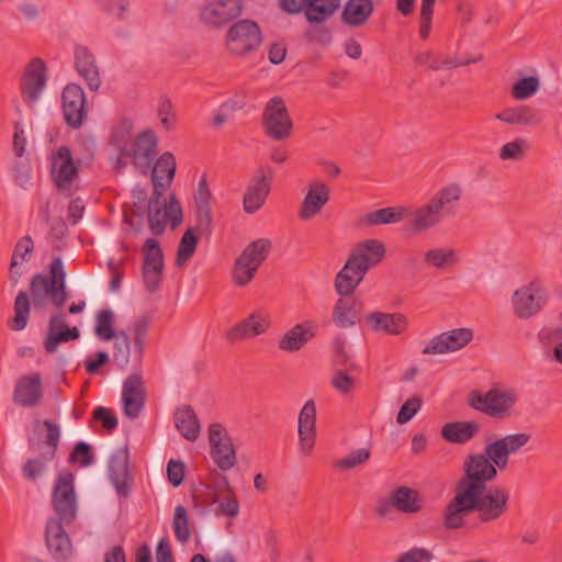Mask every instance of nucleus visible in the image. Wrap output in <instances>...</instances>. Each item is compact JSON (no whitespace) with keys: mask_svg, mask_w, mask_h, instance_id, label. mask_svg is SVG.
Masks as SVG:
<instances>
[{"mask_svg":"<svg viewBox=\"0 0 562 562\" xmlns=\"http://www.w3.org/2000/svg\"><path fill=\"white\" fill-rule=\"evenodd\" d=\"M509 508V491L491 485L460 496H452L442 509V525L457 530L467 526L472 513H477L482 524H490L503 517Z\"/></svg>","mask_w":562,"mask_h":562,"instance_id":"obj_1","label":"nucleus"},{"mask_svg":"<svg viewBox=\"0 0 562 562\" xmlns=\"http://www.w3.org/2000/svg\"><path fill=\"white\" fill-rule=\"evenodd\" d=\"M463 190L459 183L440 188L426 203L408 211V228L423 234L438 226L446 217L454 216Z\"/></svg>","mask_w":562,"mask_h":562,"instance_id":"obj_2","label":"nucleus"},{"mask_svg":"<svg viewBox=\"0 0 562 562\" xmlns=\"http://www.w3.org/2000/svg\"><path fill=\"white\" fill-rule=\"evenodd\" d=\"M385 256V247L378 239H367L357 244L342 269L335 279V290L340 296L355 292L371 267L376 266Z\"/></svg>","mask_w":562,"mask_h":562,"instance_id":"obj_3","label":"nucleus"},{"mask_svg":"<svg viewBox=\"0 0 562 562\" xmlns=\"http://www.w3.org/2000/svg\"><path fill=\"white\" fill-rule=\"evenodd\" d=\"M495 458L488 451L487 445L483 453L467 456L462 463V475L454 486L453 496L487 487V483L493 482L498 475L499 468L495 463Z\"/></svg>","mask_w":562,"mask_h":562,"instance_id":"obj_4","label":"nucleus"},{"mask_svg":"<svg viewBox=\"0 0 562 562\" xmlns=\"http://www.w3.org/2000/svg\"><path fill=\"white\" fill-rule=\"evenodd\" d=\"M30 292L35 307H44L49 300L58 308L65 304L68 294L61 258L56 257L52 260L48 276L42 273L33 276Z\"/></svg>","mask_w":562,"mask_h":562,"instance_id":"obj_5","label":"nucleus"},{"mask_svg":"<svg viewBox=\"0 0 562 562\" xmlns=\"http://www.w3.org/2000/svg\"><path fill=\"white\" fill-rule=\"evenodd\" d=\"M41 424L46 427V439L44 441H40L34 438H29L27 440L30 449L37 451L38 457L27 459L22 465L23 477L29 482H35L45 474L48 462L53 461L56 457L60 439V429L58 425L48 419L43 422L36 420L34 424L35 428Z\"/></svg>","mask_w":562,"mask_h":562,"instance_id":"obj_6","label":"nucleus"},{"mask_svg":"<svg viewBox=\"0 0 562 562\" xmlns=\"http://www.w3.org/2000/svg\"><path fill=\"white\" fill-rule=\"evenodd\" d=\"M518 402L514 389L492 387L486 393L474 390L469 394L468 405L492 418H508Z\"/></svg>","mask_w":562,"mask_h":562,"instance_id":"obj_7","label":"nucleus"},{"mask_svg":"<svg viewBox=\"0 0 562 562\" xmlns=\"http://www.w3.org/2000/svg\"><path fill=\"white\" fill-rule=\"evenodd\" d=\"M271 249L272 241L270 239L259 238L251 241L236 259L233 270L235 284L238 286L247 285L254 279Z\"/></svg>","mask_w":562,"mask_h":562,"instance_id":"obj_8","label":"nucleus"},{"mask_svg":"<svg viewBox=\"0 0 562 562\" xmlns=\"http://www.w3.org/2000/svg\"><path fill=\"white\" fill-rule=\"evenodd\" d=\"M261 43L262 32L254 20H239L232 24L226 33L225 44L232 55H246L256 50Z\"/></svg>","mask_w":562,"mask_h":562,"instance_id":"obj_9","label":"nucleus"},{"mask_svg":"<svg viewBox=\"0 0 562 562\" xmlns=\"http://www.w3.org/2000/svg\"><path fill=\"white\" fill-rule=\"evenodd\" d=\"M262 128L273 140H285L293 132V122L281 97L269 100L262 112Z\"/></svg>","mask_w":562,"mask_h":562,"instance_id":"obj_10","label":"nucleus"},{"mask_svg":"<svg viewBox=\"0 0 562 562\" xmlns=\"http://www.w3.org/2000/svg\"><path fill=\"white\" fill-rule=\"evenodd\" d=\"M75 477L70 472L58 475L52 495V504L57 518L66 525L71 524L77 515V497L74 486Z\"/></svg>","mask_w":562,"mask_h":562,"instance_id":"obj_11","label":"nucleus"},{"mask_svg":"<svg viewBox=\"0 0 562 562\" xmlns=\"http://www.w3.org/2000/svg\"><path fill=\"white\" fill-rule=\"evenodd\" d=\"M47 83V67L42 58L35 57L29 61L21 76L20 93L23 102L33 109L40 100Z\"/></svg>","mask_w":562,"mask_h":562,"instance_id":"obj_12","label":"nucleus"},{"mask_svg":"<svg viewBox=\"0 0 562 562\" xmlns=\"http://www.w3.org/2000/svg\"><path fill=\"white\" fill-rule=\"evenodd\" d=\"M273 180V169L270 166L258 167L243 200L244 211L248 214L256 213L266 202Z\"/></svg>","mask_w":562,"mask_h":562,"instance_id":"obj_13","label":"nucleus"},{"mask_svg":"<svg viewBox=\"0 0 562 562\" xmlns=\"http://www.w3.org/2000/svg\"><path fill=\"white\" fill-rule=\"evenodd\" d=\"M143 254L144 285L148 292L153 293L159 289L164 271V254L158 240L147 238L143 246Z\"/></svg>","mask_w":562,"mask_h":562,"instance_id":"obj_14","label":"nucleus"},{"mask_svg":"<svg viewBox=\"0 0 562 562\" xmlns=\"http://www.w3.org/2000/svg\"><path fill=\"white\" fill-rule=\"evenodd\" d=\"M211 457L223 471L232 469L236 463L234 443L222 424L214 423L209 427Z\"/></svg>","mask_w":562,"mask_h":562,"instance_id":"obj_15","label":"nucleus"},{"mask_svg":"<svg viewBox=\"0 0 562 562\" xmlns=\"http://www.w3.org/2000/svg\"><path fill=\"white\" fill-rule=\"evenodd\" d=\"M543 290L537 281H531L516 290L513 295V307L517 317L527 319L536 315L546 304Z\"/></svg>","mask_w":562,"mask_h":562,"instance_id":"obj_16","label":"nucleus"},{"mask_svg":"<svg viewBox=\"0 0 562 562\" xmlns=\"http://www.w3.org/2000/svg\"><path fill=\"white\" fill-rule=\"evenodd\" d=\"M63 113L65 122L71 128H79L87 117V102L82 88L70 83L61 93Z\"/></svg>","mask_w":562,"mask_h":562,"instance_id":"obj_17","label":"nucleus"},{"mask_svg":"<svg viewBox=\"0 0 562 562\" xmlns=\"http://www.w3.org/2000/svg\"><path fill=\"white\" fill-rule=\"evenodd\" d=\"M128 446L125 445L114 451L109 460V477L122 497H127L132 490L133 476L130 473Z\"/></svg>","mask_w":562,"mask_h":562,"instance_id":"obj_18","label":"nucleus"},{"mask_svg":"<svg viewBox=\"0 0 562 562\" xmlns=\"http://www.w3.org/2000/svg\"><path fill=\"white\" fill-rule=\"evenodd\" d=\"M473 339V330L470 328H457L443 331L430 339L423 349V355H442L454 352L464 348Z\"/></svg>","mask_w":562,"mask_h":562,"instance_id":"obj_19","label":"nucleus"},{"mask_svg":"<svg viewBox=\"0 0 562 562\" xmlns=\"http://www.w3.org/2000/svg\"><path fill=\"white\" fill-rule=\"evenodd\" d=\"M530 440L531 434L515 432L498 438L487 443V446L492 456L496 457L494 459L495 463L501 471H504L508 467L509 457L520 452L530 442Z\"/></svg>","mask_w":562,"mask_h":562,"instance_id":"obj_20","label":"nucleus"},{"mask_svg":"<svg viewBox=\"0 0 562 562\" xmlns=\"http://www.w3.org/2000/svg\"><path fill=\"white\" fill-rule=\"evenodd\" d=\"M243 8V0H214L202 8L200 18L206 25L218 27L238 18Z\"/></svg>","mask_w":562,"mask_h":562,"instance_id":"obj_21","label":"nucleus"},{"mask_svg":"<svg viewBox=\"0 0 562 562\" xmlns=\"http://www.w3.org/2000/svg\"><path fill=\"white\" fill-rule=\"evenodd\" d=\"M270 325V316L267 313L255 311L227 330L225 337L231 342L254 338L268 331Z\"/></svg>","mask_w":562,"mask_h":562,"instance_id":"obj_22","label":"nucleus"},{"mask_svg":"<svg viewBox=\"0 0 562 562\" xmlns=\"http://www.w3.org/2000/svg\"><path fill=\"white\" fill-rule=\"evenodd\" d=\"M330 199L329 187L321 180L310 183L307 192L301 202L299 217L302 221H311L318 215Z\"/></svg>","mask_w":562,"mask_h":562,"instance_id":"obj_23","label":"nucleus"},{"mask_svg":"<svg viewBox=\"0 0 562 562\" xmlns=\"http://www.w3.org/2000/svg\"><path fill=\"white\" fill-rule=\"evenodd\" d=\"M157 137L151 131H143L131 144L127 155H132L133 164L146 175L156 155Z\"/></svg>","mask_w":562,"mask_h":562,"instance_id":"obj_24","label":"nucleus"},{"mask_svg":"<svg viewBox=\"0 0 562 562\" xmlns=\"http://www.w3.org/2000/svg\"><path fill=\"white\" fill-rule=\"evenodd\" d=\"M64 525H66L64 521L55 518L48 519L46 524V547L53 558L58 561L67 560L72 553V544Z\"/></svg>","mask_w":562,"mask_h":562,"instance_id":"obj_25","label":"nucleus"},{"mask_svg":"<svg viewBox=\"0 0 562 562\" xmlns=\"http://www.w3.org/2000/svg\"><path fill=\"white\" fill-rule=\"evenodd\" d=\"M316 441V405L308 400L299 415V445L304 456H311Z\"/></svg>","mask_w":562,"mask_h":562,"instance_id":"obj_26","label":"nucleus"},{"mask_svg":"<svg viewBox=\"0 0 562 562\" xmlns=\"http://www.w3.org/2000/svg\"><path fill=\"white\" fill-rule=\"evenodd\" d=\"M122 400L124 414L130 418L139 415L145 405L146 389L139 374H131L123 383Z\"/></svg>","mask_w":562,"mask_h":562,"instance_id":"obj_27","label":"nucleus"},{"mask_svg":"<svg viewBox=\"0 0 562 562\" xmlns=\"http://www.w3.org/2000/svg\"><path fill=\"white\" fill-rule=\"evenodd\" d=\"M52 171L55 184L60 191L67 190L78 175V168L67 146H61L57 149L53 157Z\"/></svg>","mask_w":562,"mask_h":562,"instance_id":"obj_28","label":"nucleus"},{"mask_svg":"<svg viewBox=\"0 0 562 562\" xmlns=\"http://www.w3.org/2000/svg\"><path fill=\"white\" fill-rule=\"evenodd\" d=\"M79 336L80 331L77 327H67L64 313L55 314L48 322L44 349L47 353H54L60 344L76 340Z\"/></svg>","mask_w":562,"mask_h":562,"instance_id":"obj_29","label":"nucleus"},{"mask_svg":"<svg viewBox=\"0 0 562 562\" xmlns=\"http://www.w3.org/2000/svg\"><path fill=\"white\" fill-rule=\"evenodd\" d=\"M366 324L374 333H384L391 336L403 334L408 326L407 317L401 313L372 312L364 317Z\"/></svg>","mask_w":562,"mask_h":562,"instance_id":"obj_30","label":"nucleus"},{"mask_svg":"<svg viewBox=\"0 0 562 562\" xmlns=\"http://www.w3.org/2000/svg\"><path fill=\"white\" fill-rule=\"evenodd\" d=\"M363 302L350 295L342 296L334 305L333 322L339 328H349L361 321Z\"/></svg>","mask_w":562,"mask_h":562,"instance_id":"obj_31","label":"nucleus"},{"mask_svg":"<svg viewBox=\"0 0 562 562\" xmlns=\"http://www.w3.org/2000/svg\"><path fill=\"white\" fill-rule=\"evenodd\" d=\"M42 395L41 375L32 373L23 375L18 380L13 401L23 407H32L38 404Z\"/></svg>","mask_w":562,"mask_h":562,"instance_id":"obj_32","label":"nucleus"},{"mask_svg":"<svg viewBox=\"0 0 562 562\" xmlns=\"http://www.w3.org/2000/svg\"><path fill=\"white\" fill-rule=\"evenodd\" d=\"M483 59V55L473 58H459L457 55L449 56L436 52L420 53L415 57L418 65L426 66L431 70L454 69L460 66L479 63Z\"/></svg>","mask_w":562,"mask_h":562,"instance_id":"obj_33","label":"nucleus"},{"mask_svg":"<svg viewBox=\"0 0 562 562\" xmlns=\"http://www.w3.org/2000/svg\"><path fill=\"white\" fill-rule=\"evenodd\" d=\"M495 119L505 124L526 127H535L542 122L540 111L527 104L506 108L498 112Z\"/></svg>","mask_w":562,"mask_h":562,"instance_id":"obj_34","label":"nucleus"},{"mask_svg":"<svg viewBox=\"0 0 562 562\" xmlns=\"http://www.w3.org/2000/svg\"><path fill=\"white\" fill-rule=\"evenodd\" d=\"M481 429L476 420L451 422L441 427L440 435L449 443L463 445L475 438Z\"/></svg>","mask_w":562,"mask_h":562,"instance_id":"obj_35","label":"nucleus"},{"mask_svg":"<svg viewBox=\"0 0 562 562\" xmlns=\"http://www.w3.org/2000/svg\"><path fill=\"white\" fill-rule=\"evenodd\" d=\"M176 173V159L170 151L164 153L155 162L151 171L153 192L164 195Z\"/></svg>","mask_w":562,"mask_h":562,"instance_id":"obj_36","label":"nucleus"},{"mask_svg":"<svg viewBox=\"0 0 562 562\" xmlns=\"http://www.w3.org/2000/svg\"><path fill=\"white\" fill-rule=\"evenodd\" d=\"M373 11V0H347L340 19L347 26L361 27L367 24Z\"/></svg>","mask_w":562,"mask_h":562,"instance_id":"obj_37","label":"nucleus"},{"mask_svg":"<svg viewBox=\"0 0 562 562\" xmlns=\"http://www.w3.org/2000/svg\"><path fill=\"white\" fill-rule=\"evenodd\" d=\"M75 66L79 75L87 81L90 90L97 91L101 86L99 69L94 56L87 47L78 46L76 48Z\"/></svg>","mask_w":562,"mask_h":562,"instance_id":"obj_38","label":"nucleus"},{"mask_svg":"<svg viewBox=\"0 0 562 562\" xmlns=\"http://www.w3.org/2000/svg\"><path fill=\"white\" fill-rule=\"evenodd\" d=\"M314 336V325L311 322L297 324L281 337L279 348L288 352L297 351Z\"/></svg>","mask_w":562,"mask_h":562,"instance_id":"obj_39","label":"nucleus"},{"mask_svg":"<svg viewBox=\"0 0 562 562\" xmlns=\"http://www.w3.org/2000/svg\"><path fill=\"white\" fill-rule=\"evenodd\" d=\"M175 424L181 435L190 441H194L200 435V423L191 406H183L176 411Z\"/></svg>","mask_w":562,"mask_h":562,"instance_id":"obj_40","label":"nucleus"},{"mask_svg":"<svg viewBox=\"0 0 562 562\" xmlns=\"http://www.w3.org/2000/svg\"><path fill=\"white\" fill-rule=\"evenodd\" d=\"M340 8V0H307L305 19L311 24H322Z\"/></svg>","mask_w":562,"mask_h":562,"instance_id":"obj_41","label":"nucleus"},{"mask_svg":"<svg viewBox=\"0 0 562 562\" xmlns=\"http://www.w3.org/2000/svg\"><path fill=\"white\" fill-rule=\"evenodd\" d=\"M393 506L401 513L415 514L422 510L418 493L407 486H401L392 493Z\"/></svg>","mask_w":562,"mask_h":562,"instance_id":"obj_42","label":"nucleus"},{"mask_svg":"<svg viewBox=\"0 0 562 562\" xmlns=\"http://www.w3.org/2000/svg\"><path fill=\"white\" fill-rule=\"evenodd\" d=\"M162 196L164 195H157V193L153 192L145 211L149 228L154 235H161L166 228V216L165 213H162L166 209V204L161 202Z\"/></svg>","mask_w":562,"mask_h":562,"instance_id":"obj_43","label":"nucleus"},{"mask_svg":"<svg viewBox=\"0 0 562 562\" xmlns=\"http://www.w3.org/2000/svg\"><path fill=\"white\" fill-rule=\"evenodd\" d=\"M408 210L406 207H383L367 214L362 218V223L367 226L385 225L398 223L407 217Z\"/></svg>","mask_w":562,"mask_h":562,"instance_id":"obj_44","label":"nucleus"},{"mask_svg":"<svg viewBox=\"0 0 562 562\" xmlns=\"http://www.w3.org/2000/svg\"><path fill=\"white\" fill-rule=\"evenodd\" d=\"M132 121L127 119L122 120L113 127L110 137V144L113 145L117 149V151H123L124 155H127V150L132 144Z\"/></svg>","mask_w":562,"mask_h":562,"instance_id":"obj_45","label":"nucleus"},{"mask_svg":"<svg viewBox=\"0 0 562 562\" xmlns=\"http://www.w3.org/2000/svg\"><path fill=\"white\" fill-rule=\"evenodd\" d=\"M30 315V301L24 291H20L14 302V317L9 322V327L14 331L24 329Z\"/></svg>","mask_w":562,"mask_h":562,"instance_id":"obj_46","label":"nucleus"},{"mask_svg":"<svg viewBox=\"0 0 562 562\" xmlns=\"http://www.w3.org/2000/svg\"><path fill=\"white\" fill-rule=\"evenodd\" d=\"M198 237L195 236V231L193 227L188 228L184 234L182 235L178 251H177V266L181 267L184 263H187L190 258L195 252L196 246H198Z\"/></svg>","mask_w":562,"mask_h":562,"instance_id":"obj_47","label":"nucleus"},{"mask_svg":"<svg viewBox=\"0 0 562 562\" xmlns=\"http://www.w3.org/2000/svg\"><path fill=\"white\" fill-rule=\"evenodd\" d=\"M458 261V256L452 249L436 248L425 254V262L438 269H445Z\"/></svg>","mask_w":562,"mask_h":562,"instance_id":"obj_48","label":"nucleus"},{"mask_svg":"<svg viewBox=\"0 0 562 562\" xmlns=\"http://www.w3.org/2000/svg\"><path fill=\"white\" fill-rule=\"evenodd\" d=\"M371 458V451L368 448L352 450L347 456L338 459L334 463V468L338 470H351L367 463Z\"/></svg>","mask_w":562,"mask_h":562,"instance_id":"obj_49","label":"nucleus"},{"mask_svg":"<svg viewBox=\"0 0 562 562\" xmlns=\"http://www.w3.org/2000/svg\"><path fill=\"white\" fill-rule=\"evenodd\" d=\"M114 314L111 310H101L97 314L95 335L104 341L113 339L117 334L114 331Z\"/></svg>","mask_w":562,"mask_h":562,"instance_id":"obj_50","label":"nucleus"},{"mask_svg":"<svg viewBox=\"0 0 562 562\" xmlns=\"http://www.w3.org/2000/svg\"><path fill=\"white\" fill-rule=\"evenodd\" d=\"M172 527L176 539L182 544L187 543L191 537V531L187 510L182 505H178L175 509Z\"/></svg>","mask_w":562,"mask_h":562,"instance_id":"obj_51","label":"nucleus"},{"mask_svg":"<svg viewBox=\"0 0 562 562\" xmlns=\"http://www.w3.org/2000/svg\"><path fill=\"white\" fill-rule=\"evenodd\" d=\"M540 87L539 79L535 76L524 77L512 87V95L515 100H526L532 97Z\"/></svg>","mask_w":562,"mask_h":562,"instance_id":"obj_52","label":"nucleus"},{"mask_svg":"<svg viewBox=\"0 0 562 562\" xmlns=\"http://www.w3.org/2000/svg\"><path fill=\"white\" fill-rule=\"evenodd\" d=\"M113 346V359L120 368H125L130 362L131 344L128 335L125 331H120L115 337Z\"/></svg>","mask_w":562,"mask_h":562,"instance_id":"obj_53","label":"nucleus"},{"mask_svg":"<svg viewBox=\"0 0 562 562\" xmlns=\"http://www.w3.org/2000/svg\"><path fill=\"white\" fill-rule=\"evenodd\" d=\"M528 149V145L526 139L517 138L513 142H508L503 145L499 149V158L502 160H521L526 151Z\"/></svg>","mask_w":562,"mask_h":562,"instance_id":"obj_54","label":"nucleus"},{"mask_svg":"<svg viewBox=\"0 0 562 562\" xmlns=\"http://www.w3.org/2000/svg\"><path fill=\"white\" fill-rule=\"evenodd\" d=\"M331 349L334 351V362L336 366L342 368L352 367L351 358L346 350V339L341 335L336 336L331 341Z\"/></svg>","mask_w":562,"mask_h":562,"instance_id":"obj_55","label":"nucleus"},{"mask_svg":"<svg viewBox=\"0 0 562 562\" xmlns=\"http://www.w3.org/2000/svg\"><path fill=\"white\" fill-rule=\"evenodd\" d=\"M196 224L194 231L201 235H211L212 232V211L210 205H196Z\"/></svg>","mask_w":562,"mask_h":562,"instance_id":"obj_56","label":"nucleus"},{"mask_svg":"<svg viewBox=\"0 0 562 562\" xmlns=\"http://www.w3.org/2000/svg\"><path fill=\"white\" fill-rule=\"evenodd\" d=\"M148 323L146 319H142L134 327L133 334V349L134 357L137 361H140L144 355L145 338L147 335Z\"/></svg>","mask_w":562,"mask_h":562,"instance_id":"obj_57","label":"nucleus"},{"mask_svg":"<svg viewBox=\"0 0 562 562\" xmlns=\"http://www.w3.org/2000/svg\"><path fill=\"white\" fill-rule=\"evenodd\" d=\"M423 401L419 396L408 398L400 408L396 422L401 425L408 423L422 408Z\"/></svg>","mask_w":562,"mask_h":562,"instance_id":"obj_58","label":"nucleus"},{"mask_svg":"<svg viewBox=\"0 0 562 562\" xmlns=\"http://www.w3.org/2000/svg\"><path fill=\"white\" fill-rule=\"evenodd\" d=\"M70 460L79 461L82 467L91 465L93 462V456L91 453L90 445L85 441L76 443L70 454Z\"/></svg>","mask_w":562,"mask_h":562,"instance_id":"obj_59","label":"nucleus"},{"mask_svg":"<svg viewBox=\"0 0 562 562\" xmlns=\"http://www.w3.org/2000/svg\"><path fill=\"white\" fill-rule=\"evenodd\" d=\"M432 553L425 548H413L398 555L395 562H430Z\"/></svg>","mask_w":562,"mask_h":562,"instance_id":"obj_60","label":"nucleus"},{"mask_svg":"<svg viewBox=\"0 0 562 562\" xmlns=\"http://www.w3.org/2000/svg\"><path fill=\"white\" fill-rule=\"evenodd\" d=\"M186 468L181 461L170 460L167 464V476L169 483L178 487L184 480Z\"/></svg>","mask_w":562,"mask_h":562,"instance_id":"obj_61","label":"nucleus"},{"mask_svg":"<svg viewBox=\"0 0 562 562\" xmlns=\"http://www.w3.org/2000/svg\"><path fill=\"white\" fill-rule=\"evenodd\" d=\"M158 116L160 119L162 126L166 130L172 128L176 120V114L172 110V104L169 99L164 98L160 100L158 106Z\"/></svg>","mask_w":562,"mask_h":562,"instance_id":"obj_62","label":"nucleus"},{"mask_svg":"<svg viewBox=\"0 0 562 562\" xmlns=\"http://www.w3.org/2000/svg\"><path fill=\"white\" fill-rule=\"evenodd\" d=\"M100 5L104 12L113 14L116 19L122 20L127 12L130 2L128 0H121L120 2H116L115 0H100Z\"/></svg>","mask_w":562,"mask_h":562,"instance_id":"obj_63","label":"nucleus"},{"mask_svg":"<svg viewBox=\"0 0 562 562\" xmlns=\"http://www.w3.org/2000/svg\"><path fill=\"white\" fill-rule=\"evenodd\" d=\"M93 418L101 422L103 427L108 430H112L117 426L116 416L106 407L98 406L93 411Z\"/></svg>","mask_w":562,"mask_h":562,"instance_id":"obj_64","label":"nucleus"}]
</instances>
